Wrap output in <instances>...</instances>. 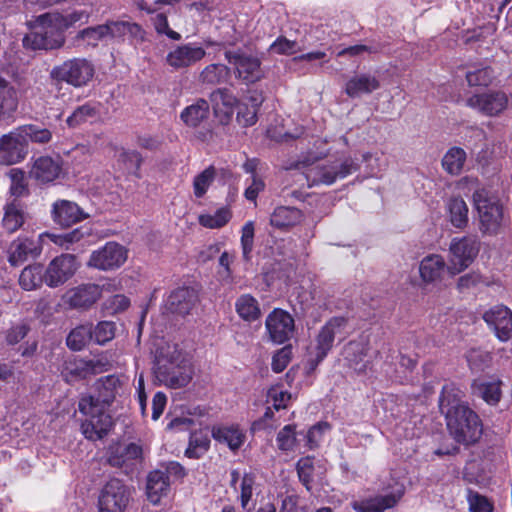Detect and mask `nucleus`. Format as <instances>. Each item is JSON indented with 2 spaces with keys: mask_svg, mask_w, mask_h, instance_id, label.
Masks as SVG:
<instances>
[{
  "mask_svg": "<svg viewBox=\"0 0 512 512\" xmlns=\"http://www.w3.org/2000/svg\"><path fill=\"white\" fill-rule=\"evenodd\" d=\"M95 392L79 400V411L86 416L81 425L82 433L89 440L103 438L112 427L109 408L124 390V379L118 375L99 378L94 384Z\"/></svg>",
  "mask_w": 512,
  "mask_h": 512,
  "instance_id": "f257e3e1",
  "label": "nucleus"
},
{
  "mask_svg": "<svg viewBox=\"0 0 512 512\" xmlns=\"http://www.w3.org/2000/svg\"><path fill=\"white\" fill-rule=\"evenodd\" d=\"M462 391L454 384L443 386L439 407L445 415L447 428L458 443L471 444L482 435L478 415L461 401Z\"/></svg>",
  "mask_w": 512,
  "mask_h": 512,
  "instance_id": "f03ea898",
  "label": "nucleus"
},
{
  "mask_svg": "<svg viewBox=\"0 0 512 512\" xmlns=\"http://www.w3.org/2000/svg\"><path fill=\"white\" fill-rule=\"evenodd\" d=\"M153 370L161 384L173 389L185 387L193 377L189 357L176 344L166 343L157 349Z\"/></svg>",
  "mask_w": 512,
  "mask_h": 512,
  "instance_id": "7ed1b4c3",
  "label": "nucleus"
},
{
  "mask_svg": "<svg viewBox=\"0 0 512 512\" xmlns=\"http://www.w3.org/2000/svg\"><path fill=\"white\" fill-rule=\"evenodd\" d=\"M478 214L479 230L484 235H496L503 221V206L500 200L485 189H477L472 196Z\"/></svg>",
  "mask_w": 512,
  "mask_h": 512,
  "instance_id": "20e7f679",
  "label": "nucleus"
},
{
  "mask_svg": "<svg viewBox=\"0 0 512 512\" xmlns=\"http://www.w3.org/2000/svg\"><path fill=\"white\" fill-rule=\"evenodd\" d=\"M65 36L63 28L53 15H41L36 30L23 38V45L33 50H52L63 46Z\"/></svg>",
  "mask_w": 512,
  "mask_h": 512,
  "instance_id": "39448f33",
  "label": "nucleus"
},
{
  "mask_svg": "<svg viewBox=\"0 0 512 512\" xmlns=\"http://www.w3.org/2000/svg\"><path fill=\"white\" fill-rule=\"evenodd\" d=\"M358 164L351 158L328 165H317L307 169L305 173H295L294 176L306 179L308 186L332 185L338 179H343L358 170Z\"/></svg>",
  "mask_w": 512,
  "mask_h": 512,
  "instance_id": "423d86ee",
  "label": "nucleus"
},
{
  "mask_svg": "<svg viewBox=\"0 0 512 512\" xmlns=\"http://www.w3.org/2000/svg\"><path fill=\"white\" fill-rule=\"evenodd\" d=\"M94 74L95 67L90 60L75 57L54 66L50 71V78L80 88L86 86L93 79Z\"/></svg>",
  "mask_w": 512,
  "mask_h": 512,
  "instance_id": "0eeeda50",
  "label": "nucleus"
},
{
  "mask_svg": "<svg viewBox=\"0 0 512 512\" xmlns=\"http://www.w3.org/2000/svg\"><path fill=\"white\" fill-rule=\"evenodd\" d=\"M479 253V243L475 238L461 237L451 240L447 272L451 276L467 269Z\"/></svg>",
  "mask_w": 512,
  "mask_h": 512,
  "instance_id": "6e6552de",
  "label": "nucleus"
},
{
  "mask_svg": "<svg viewBox=\"0 0 512 512\" xmlns=\"http://www.w3.org/2000/svg\"><path fill=\"white\" fill-rule=\"evenodd\" d=\"M510 99L511 94L490 89L471 95L467 98L466 105L486 117H498L508 109Z\"/></svg>",
  "mask_w": 512,
  "mask_h": 512,
  "instance_id": "1a4fd4ad",
  "label": "nucleus"
},
{
  "mask_svg": "<svg viewBox=\"0 0 512 512\" xmlns=\"http://www.w3.org/2000/svg\"><path fill=\"white\" fill-rule=\"evenodd\" d=\"M131 498V489L119 479L109 480L99 496L100 512H124Z\"/></svg>",
  "mask_w": 512,
  "mask_h": 512,
  "instance_id": "9d476101",
  "label": "nucleus"
},
{
  "mask_svg": "<svg viewBox=\"0 0 512 512\" xmlns=\"http://www.w3.org/2000/svg\"><path fill=\"white\" fill-rule=\"evenodd\" d=\"M206 56V49L200 43L188 42L173 46L165 57L166 64L173 70L188 69Z\"/></svg>",
  "mask_w": 512,
  "mask_h": 512,
  "instance_id": "9b49d317",
  "label": "nucleus"
},
{
  "mask_svg": "<svg viewBox=\"0 0 512 512\" xmlns=\"http://www.w3.org/2000/svg\"><path fill=\"white\" fill-rule=\"evenodd\" d=\"M225 58L233 66L236 77L246 84L258 82L264 76L261 61L257 57L239 51H227Z\"/></svg>",
  "mask_w": 512,
  "mask_h": 512,
  "instance_id": "f8f14e48",
  "label": "nucleus"
},
{
  "mask_svg": "<svg viewBox=\"0 0 512 512\" xmlns=\"http://www.w3.org/2000/svg\"><path fill=\"white\" fill-rule=\"evenodd\" d=\"M127 260V250L116 242H107L103 247L93 251L87 266L110 271L119 268Z\"/></svg>",
  "mask_w": 512,
  "mask_h": 512,
  "instance_id": "ddd939ff",
  "label": "nucleus"
},
{
  "mask_svg": "<svg viewBox=\"0 0 512 512\" xmlns=\"http://www.w3.org/2000/svg\"><path fill=\"white\" fill-rule=\"evenodd\" d=\"M79 268L75 255L61 254L55 257L45 269L44 282L51 288H56L66 283Z\"/></svg>",
  "mask_w": 512,
  "mask_h": 512,
  "instance_id": "4468645a",
  "label": "nucleus"
},
{
  "mask_svg": "<svg viewBox=\"0 0 512 512\" xmlns=\"http://www.w3.org/2000/svg\"><path fill=\"white\" fill-rule=\"evenodd\" d=\"M28 153L26 140L19 128L0 137V165H13L22 161Z\"/></svg>",
  "mask_w": 512,
  "mask_h": 512,
  "instance_id": "2eb2a0df",
  "label": "nucleus"
},
{
  "mask_svg": "<svg viewBox=\"0 0 512 512\" xmlns=\"http://www.w3.org/2000/svg\"><path fill=\"white\" fill-rule=\"evenodd\" d=\"M265 326L271 341L283 344L293 335L294 319L285 310L274 309L267 316Z\"/></svg>",
  "mask_w": 512,
  "mask_h": 512,
  "instance_id": "dca6fc26",
  "label": "nucleus"
},
{
  "mask_svg": "<svg viewBox=\"0 0 512 512\" xmlns=\"http://www.w3.org/2000/svg\"><path fill=\"white\" fill-rule=\"evenodd\" d=\"M485 323L495 332L496 337L506 342L512 337V311L502 304L495 305L483 314Z\"/></svg>",
  "mask_w": 512,
  "mask_h": 512,
  "instance_id": "f3484780",
  "label": "nucleus"
},
{
  "mask_svg": "<svg viewBox=\"0 0 512 512\" xmlns=\"http://www.w3.org/2000/svg\"><path fill=\"white\" fill-rule=\"evenodd\" d=\"M346 320L342 317L330 319L319 331L315 338V364L320 363L331 350L335 337L345 326Z\"/></svg>",
  "mask_w": 512,
  "mask_h": 512,
  "instance_id": "a211bd4d",
  "label": "nucleus"
},
{
  "mask_svg": "<svg viewBox=\"0 0 512 512\" xmlns=\"http://www.w3.org/2000/svg\"><path fill=\"white\" fill-rule=\"evenodd\" d=\"M142 458V448L135 444H116L109 448L107 461L111 466L123 468L128 473Z\"/></svg>",
  "mask_w": 512,
  "mask_h": 512,
  "instance_id": "6ab92c4d",
  "label": "nucleus"
},
{
  "mask_svg": "<svg viewBox=\"0 0 512 512\" xmlns=\"http://www.w3.org/2000/svg\"><path fill=\"white\" fill-rule=\"evenodd\" d=\"M101 297V288L96 284H82L71 288L63 295V302L74 309H87Z\"/></svg>",
  "mask_w": 512,
  "mask_h": 512,
  "instance_id": "aec40b11",
  "label": "nucleus"
},
{
  "mask_svg": "<svg viewBox=\"0 0 512 512\" xmlns=\"http://www.w3.org/2000/svg\"><path fill=\"white\" fill-rule=\"evenodd\" d=\"M291 394L284 390L282 387L274 386L268 390L267 393V404L268 407L264 413V416L261 420L253 423L252 429H273L274 425H269L267 421L274 417V411H279L281 409H286L289 402L291 401Z\"/></svg>",
  "mask_w": 512,
  "mask_h": 512,
  "instance_id": "412c9836",
  "label": "nucleus"
},
{
  "mask_svg": "<svg viewBox=\"0 0 512 512\" xmlns=\"http://www.w3.org/2000/svg\"><path fill=\"white\" fill-rule=\"evenodd\" d=\"M198 301L197 292L193 288L182 287L170 293L165 300V309L169 313L187 315Z\"/></svg>",
  "mask_w": 512,
  "mask_h": 512,
  "instance_id": "4be33fe9",
  "label": "nucleus"
},
{
  "mask_svg": "<svg viewBox=\"0 0 512 512\" xmlns=\"http://www.w3.org/2000/svg\"><path fill=\"white\" fill-rule=\"evenodd\" d=\"M52 219L60 226L68 227L88 218L75 202L69 200H57L52 205Z\"/></svg>",
  "mask_w": 512,
  "mask_h": 512,
  "instance_id": "5701e85b",
  "label": "nucleus"
},
{
  "mask_svg": "<svg viewBox=\"0 0 512 512\" xmlns=\"http://www.w3.org/2000/svg\"><path fill=\"white\" fill-rule=\"evenodd\" d=\"M380 88L379 79L370 73H357L345 83L344 91L351 98H360Z\"/></svg>",
  "mask_w": 512,
  "mask_h": 512,
  "instance_id": "b1692460",
  "label": "nucleus"
},
{
  "mask_svg": "<svg viewBox=\"0 0 512 512\" xmlns=\"http://www.w3.org/2000/svg\"><path fill=\"white\" fill-rule=\"evenodd\" d=\"M211 102L215 115L223 124L228 123L238 104L237 98L228 89H217L211 94Z\"/></svg>",
  "mask_w": 512,
  "mask_h": 512,
  "instance_id": "393cba45",
  "label": "nucleus"
},
{
  "mask_svg": "<svg viewBox=\"0 0 512 512\" xmlns=\"http://www.w3.org/2000/svg\"><path fill=\"white\" fill-rule=\"evenodd\" d=\"M170 490V481L166 473L160 469L151 471L146 480V496L150 503L157 505Z\"/></svg>",
  "mask_w": 512,
  "mask_h": 512,
  "instance_id": "a878e982",
  "label": "nucleus"
},
{
  "mask_svg": "<svg viewBox=\"0 0 512 512\" xmlns=\"http://www.w3.org/2000/svg\"><path fill=\"white\" fill-rule=\"evenodd\" d=\"M448 263L439 254L425 256L419 264V274L425 283H432L442 279L447 271Z\"/></svg>",
  "mask_w": 512,
  "mask_h": 512,
  "instance_id": "bb28decb",
  "label": "nucleus"
},
{
  "mask_svg": "<svg viewBox=\"0 0 512 512\" xmlns=\"http://www.w3.org/2000/svg\"><path fill=\"white\" fill-rule=\"evenodd\" d=\"M62 168L58 160L43 156L35 160L30 175L42 183L52 182L59 177Z\"/></svg>",
  "mask_w": 512,
  "mask_h": 512,
  "instance_id": "cd10ccee",
  "label": "nucleus"
},
{
  "mask_svg": "<svg viewBox=\"0 0 512 512\" xmlns=\"http://www.w3.org/2000/svg\"><path fill=\"white\" fill-rule=\"evenodd\" d=\"M367 351L368 347L364 341H351L344 347V359L355 372L364 373L368 368V361L364 360Z\"/></svg>",
  "mask_w": 512,
  "mask_h": 512,
  "instance_id": "c85d7f7f",
  "label": "nucleus"
},
{
  "mask_svg": "<svg viewBox=\"0 0 512 512\" xmlns=\"http://www.w3.org/2000/svg\"><path fill=\"white\" fill-rule=\"evenodd\" d=\"M213 438L226 444L231 450L239 449L246 440L245 432L238 425H223L212 429Z\"/></svg>",
  "mask_w": 512,
  "mask_h": 512,
  "instance_id": "c756f323",
  "label": "nucleus"
},
{
  "mask_svg": "<svg viewBox=\"0 0 512 512\" xmlns=\"http://www.w3.org/2000/svg\"><path fill=\"white\" fill-rule=\"evenodd\" d=\"M402 494L403 490L398 489L396 492L388 495L377 496L361 502L355 501L353 502L352 507L357 512H382L387 508L393 507L401 498Z\"/></svg>",
  "mask_w": 512,
  "mask_h": 512,
  "instance_id": "7c9ffc66",
  "label": "nucleus"
},
{
  "mask_svg": "<svg viewBox=\"0 0 512 512\" xmlns=\"http://www.w3.org/2000/svg\"><path fill=\"white\" fill-rule=\"evenodd\" d=\"M18 107L15 87L5 78L0 77V120L11 118Z\"/></svg>",
  "mask_w": 512,
  "mask_h": 512,
  "instance_id": "2f4dec72",
  "label": "nucleus"
},
{
  "mask_svg": "<svg viewBox=\"0 0 512 512\" xmlns=\"http://www.w3.org/2000/svg\"><path fill=\"white\" fill-rule=\"evenodd\" d=\"M40 253L41 247H36L32 240L18 238L9 247L8 261L12 266H17L24 262L29 255L38 256Z\"/></svg>",
  "mask_w": 512,
  "mask_h": 512,
  "instance_id": "473e14b6",
  "label": "nucleus"
},
{
  "mask_svg": "<svg viewBox=\"0 0 512 512\" xmlns=\"http://www.w3.org/2000/svg\"><path fill=\"white\" fill-rule=\"evenodd\" d=\"M303 219L302 212L294 207H277L270 217V224L277 229H288L299 224Z\"/></svg>",
  "mask_w": 512,
  "mask_h": 512,
  "instance_id": "72a5a7b5",
  "label": "nucleus"
},
{
  "mask_svg": "<svg viewBox=\"0 0 512 512\" xmlns=\"http://www.w3.org/2000/svg\"><path fill=\"white\" fill-rule=\"evenodd\" d=\"M276 444L281 451L301 453L304 447L302 433H297L294 425H286L278 432Z\"/></svg>",
  "mask_w": 512,
  "mask_h": 512,
  "instance_id": "f704fd0d",
  "label": "nucleus"
},
{
  "mask_svg": "<svg viewBox=\"0 0 512 512\" xmlns=\"http://www.w3.org/2000/svg\"><path fill=\"white\" fill-rule=\"evenodd\" d=\"M99 366H101L99 360L73 358L65 362L62 373L66 378H68L69 375L72 377H84L88 373H96Z\"/></svg>",
  "mask_w": 512,
  "mask_h": 512,
  "instance_id": "c9c22d12",
  "label": "nucleus"
},
{
  "mask_svg": "<svg viewBox=\"0 0 512 512\" xmlns=\"http://www.w3.org/2000/svg\"><path fill=\"white\" fill-rule=\"evenodd\" d=\"M449 220L455 228L463 229L468 224V206L461 197H452L446 205Z\"/></svg>",
  "mask_w": 512,
  "mask_h": 512,
  "instance_id": "e433bc0d",
  "label": "nucleus"
},
{
  "mask_svg": "<svg viewBox=\"0 0 512 512\" xmlns=\"http://www.w3.org/2000/svg\"><path fill=\"white\" fill-rule=\"evenodd\" d=\"M209 104L206 100L200 99L181 112L182 121L190 127H197L208 117Z\"/></svg>",
  "mask_w": 512,
  "mask_h": 512,
  "instance_id": "4c0bfd02",
  "label": "nucleus"
},
{
  "mask_svg": "<svg viewBox=\"0 0 512 512\" xmlns=\"http://www.w3.org/2000/svg\"><path fill=\"white\" fill-rule=\"evenodd\" d=\"M44 276L45 271L42 265H29L22 270L19 276V284L24 290H35L41 287L44 282Z\"/></svg>",
  "mask_w": 512,
  "mask_h": 512,
  "instance_id": "58836bf2",
  "label": "nucleus"
},
{
  "mask_svg": "<svg viewBox=\"0 0 512 512\" xmlns=\"http://www.w3.org/2000/svg\"><path fill=\"white\" fill-rule=\"evenodd\" d=\"M99 112V104L88 102L77 107L67 118L66 123L69 127L74 128L83 123L95 120L99 116Z\"/></svg>",
  "mask_w": 512,
  "mask_h": 512,
  "instance_id": "ea45409f",
  "label": "nucleus"
},
{
  "mask_svg": "<svg viewBox=\"0 0 512 512\" xmlns=\"http://www.w3.org/2000/svg\"><path fill=\"white\" fill-rule=\"evenodd\" d=\"M235 309L240 318L249 322L261 315L258 301L250 294L241 295L235 302Z\"/></svg>",
  "mask_w": 512,
  "mask_h": 512,
  "instance_id": "a19ab883",
  "label": "nucleus"
},
{
  "mask_svg": "<svg viewBox=\"0 0 512 512\" xmlns=\"http://www.w3.org/2000/svg\"><path fill=\"white\" fill-rule=\"evenodd\" d=\"M466 152L459 147L450 148L442 159V166L451 175H458L464 167Z\"/></svg>",
  "mask_w": 512,
  "mask_h": 512,
  "instance_id": "79ce46f5",
  "label": "nucleus"
},
{
  "mask_svg": "<svg viewBox=\"0 0 512 512\" xmlns=\"http://www.w3.org/2000/svg\"><path fill=\"white\" fill-rule=\"evenodd\" d=\"M229 68L224 64H209L200 73V81L205 84L217 85L228 80Z\"/></svg>",
  "mask_w": 512,
  "mask_h": 512,
  "instance_id": "37998d69",
  "label": "nucleus"
},
{
  "mask_svg": "<svg viewBox=\"0 0 512 512\" xmlns=\"http://www.w3.org/2000/svg\"><path fill=\"white\" fill-rule=\"evenodd\" d=\"M92 340V325L84 324L74 328L67 336V346L74 351L82 350Z\"/></svg>",
  "mask_w": 512,
  "mask_h": 512,
  "instance_id": "c03bdc74",
  "label": "nucleus"
},
{
  "mask_svg": "<svg viewBox=\"0 0 512 512\" xmlns=\"http://www.w3.org/2000/svg\"><path fill=\"white\" fill-rule=\"evenodd\" d=\"M83 237L84 233L80 229H75L62 234L44 232L39 235V242L42 244L45 239H49L56 245L68 250L72 244L79 242Z\"/></svg>",
  "mask_w": 512,
  "mask_h": 512,
  "instance_id": "a18cd8bd",
  "label": "nucleus"
},
{
  "mask_svg": "<svg viewBox=\"0 0 512 512\" xmlns=\"http://www.w3.org/2000/svg\"><path fill=\"white\" fill-rule=\"evenodd\" d=\"M331 426L327 422H319L312 426L306 434L302 433L303 445L309 449H314L323 441L324 435L329 432Z\"/></svg>",
  "mask_w": 512,
  "mask_h": 512,
  "instance_id": "49530a36",
  "label": "nucleus"
},
{
  "mask_svg": "<svg viewBox=\"0 0 512 512\" xmlns=\"http://www.w3.org/2000/svg\"><path fill=\"white\" fill-rule=\"evenodd\" d=\"M23 222L24 215L20 206L16 203L7 205L3 217V226L5 229L13 233L22 226Z\"/></svg>",
  "mask_w": 512,
  "mask_h": 512,
  "instance_id": "de8ad7c7",
  "label": "nucleus"
},
{
  "mask_svg": "<svg viewBox=\"0 0 512 512\" xmlns=\"http://www.w3.org/2000/svg\"><path fill=\"white\" fill-rule=\"evenodd\" d=\"M231 218V213L227 208H220L214 214H202L199 216V223L210 229L223 227Z\"/></svg>",
  "mask_w": 512,
  "mask_h": 512,
  "instance_id": "09e8293b",
  "label": "nucleus"
},
{
  "mask_svg": "<svg viewBox=\"0 0 512 512\" xmlns=\"http://www.w3.org/2000/svg\"><path fill=\"white\" fill-rule=\"evenodd\" d=\"M500 386V381H487L477 384L476 389L485 402L490 405H496L501 398Z\"/></svg>",
  "mask_w": 512,
  "mask_h": 512,
  "instance_id": "8fccbe9b",
  "label": "nucleus"
},
{
  "mask_svg": "<svg viewBox=\"0 0 512 512\" xmlns=\"http://www.w3.org/2000/svg\"><path fill=\"white\" fill-rule=\"evenodd\" d=\"M23 138L28 145L29 141L44 144L51 140L52 133L46 128H40L34 125H26L19 128Z\"/></svg>",
  "mask_w": 512,
  "mask_h": 512,
  "instance_id": "3c124183",
  "label": "nucleus"
},
{
  "mask_svg": "<svg viewBox=\"0 0 512 512\" xmlns=\"http://www.w3.org/2000/svg\"><path fill=\"white\" fill-rule=\"evenodd\" d=\"M116 326L112 321H101L92 326V339L99 345H104L115 337Z\"/></svg>",
  "mask_w": 512,
  "mask_h": 512,
  "instance_id": "603ef678",
  "label": "nucleus"
},
{
  "mask_svg": "<svg viewBox=\"0 0 512 512\" xmlns=\"http://www.w3.org/2000/svg\"><path fill=\"white\" fill-rule=\"evenodd\" d=\"M103 26L107 29V37L111 38H120L127 33L134 34L140 30L137 24L126 21H110Z\"/></svg>",
  "mask_w": 512,
  "mask_h": 512,
  "instance_id": "864d4df0",
  "label": "nucleus"
},
{
  "mask_svg": "<svg viewBox=\"0 0 512 512\" xmlns=\"http://www.w3.org/2000/svg\"><path fill=\"white\" fill-rule=\"evenodd\" d=\"M467 502L470 512H492L494 508L493 502L486 496L470 489L467 491Z\"/></svg>",
  "mask_w": 512,
  "mask_h": 512,
  "instance_id": "5fc2aeb1",
  "label": "nucleus"
},
{
  "mask_svg": "<svg viewBox=\"0 0 512 512\" xmlns=\"http://www.w3.org/2000/svg\"><path fill=\"white\" fill-rule=\"evenodd\" d=\"M254 222L247 221L241 229V248L244 260L249 261L254 244Z\"/></svg>",
  "mask_w": 512,
  "mask_h": 512,
  "instance_id": "6e6d98bb",
  "label": "nucleus"
},
{
  "mask_svg": "<svg viewBox=\"0 0 512 512\" xmlns=\"http://www.w3.org/2000/svg\"><path fill=\"white\" fill-rule=\"evenodd\" d=\"M215 177V170L213 167H208L194 178L193 187L196 197H202L212 184Z\"/></svg>",
  "mask_w": 512,
  "mask_h": 512,
  "instance_id": "4d7b16f0",
  "label": "nucleus"
},
{
  "mask_svg": "<svg viewBox=\"0 0 512 512\" xmlns=\"http://www.w3.org/2000/svg\"><path fill=\"white\" fill-rule=\"evenodd\" d=\"M107 38V29L102 25L89 27L78 32L77 39L83 40L87 45L95 46L99 41Z\"/></svg>",
  "mask_w": 512,
  "mask_h": 512,
  "instance_id": "13d9d810",
  "label": "nucleus"
},
{
  "mask_svg": "<svg viewBox=\"0 0 512 512\" xmlns=\"http://www.w3.org/2000/svg\"><path fill=\"white\" fill-rule=\"evenodd\" d=\"M269 51L278 55H292L301 51V48L296 41L289 40L285 37H278L269 46Z\"/></svg>",
  "mask_w": 512,
  "mask_h": 512,
  "instance_id": "bf43d9fd",
  "label": "nucleus"
},
{
  "mask_svg": "<svg viewBox=\"0 0 512 512\" xmlns=\"http://www.w3.org/2000/svg\"><path fill=\"white\" fill-rule=\"evenodd\" d=\"M493 78V71L489 67L469 71L466 74L469 86H487L492 82Z\"/></svg>",
  "mask_w": 512,
  "mask_h": 512,
  "instance_id": "052dcab7",
  "label": "nucleus"
},
{
  "mask_svg": "<svg viewBox=\"0 0 512 512\" xmlns=\"http://www.w3.org/2000/svg\"><path fill=\"white\" fill-rule=\"evenodd\" d=\"M209 447L207 437L194 433L191 435L189 446L185 451L189 458H199Z\"/></svg>",
  "mask_w": 512,
  "mask_h": 512,
  "instance_id": "680f3d73",
  "label": "nucleus"
},
{
  "mask_svg": "<svg viewBox=\"0 0 512 512\" xmlns=\"http://www.w3.org/2000/svg\"><path fill=\"white\" fill-rule=\"evenodd\" d=\"M255 490V477L251 474H244L240 482L241 507L246 509L252 499Z\"/></svg>",
  "mask_w": 512,
  "mask_h": 512,
  "instance_id": "e2e57ef3",
  "label": "nucleus"
},
{
  "mask_svg": "<svg viewBox=\"0 0 512 512\" xmlns=\"http://www.w3.org/2000/svg\"><path fill=\"white\" fill-rule=\"evenodd\" d=\"M279 512H309V507L304 498L288 495L282 500Z\"/></svg>",
  "mask_w": 512,
  "mask_h": 512,
  "instance_id": "0e129e2a",
  "label": "nucleus"
},
{
  "mask_svg": "<svg viewBox=\"0 0 512 512\" xmlns=\"http://www.w3.org/2000/svg\"><path fill=\"white\" fill-rule=\"evenodd\" d=\"M53 16L55 17V20L58 21L63 30L73 26L78 22H87L89 18V14L84 10H75L64 16Z\"/></svg>",
  "mask_w": 512,
  "mask_h": 512,
  "instance_id": "69168bd1",
  "label": "nucleus"
},
{
  "mask_svg": "<svg viewBox=\"0 0 512 512\" xmlns=\"http://www.w3.org/2000/svg\"><path fill=\"white\" fill-rule=\"evenodd\" d=\"M297 472L300 481L309 489L313 478V459L311 457L301 458L297 463Z\"/></svg>",
  "mask_w": 512,
  "mask_h": 512,
  "instance_id": "338daca9",
  "label": "nucleus"
},
{
  "mask_svg": "<svg viewBox=\"0 0 512 512\" xmlns=\"http://www.w3.org/2000/svg\"><path fill=\"white\" fill-rule=\"evenodd\" d=\"M258 110L250 107L248 103L241 102L238 106L237 120L244 126H252L257 121Z\"/></svg>",
  "mask_w": 512,
  "mask_h": 512,
  "instance_id": "774afa93",
  "label": "nucleus"
}]
</instances>
